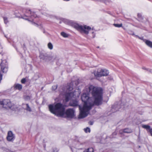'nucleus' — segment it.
Instances as JSON below:
<instances>
[{
	"label": "nucleus",
	"instance_id": "24",
	"mask_svg": "<svg viewBox=\"0 0 152 152\" xmlns=\"http://www.w3.org/2000/svg\"><path fill=\"white\" fill-rule=\"evenodd\" d=\"M84 131L86 133L90 132V129L88 127L84 129Z\"/></svg>",
	"mask_w": 152,
	"mask_h": 152
},
{
	"label": "nucleus",
	"instance_id": "19",
	"mask_svg": "<svg viewBox=\"0 0 152 152\" xmlns=\"http://www.w3.org/2000/svg\"><path fill=\"white\" fill-rule=\"evenodd\" d=\"M26 107L25 109L29 112H31V109L30 107L29 106L28 104H26Z\"/></svg>",
	"mask_w": 152,
	"mask_h": 152
},
{
	"label": "nucleus",
	"instance_id": "11",
	"mask_svg": "<svg viewBox=\"0 0 152 152\" xmlns=\"http://www.w3.org/2000/svg\"><path fill=\"white\" fill-rule=\"evenodd\" d=\"M27 11L28 13H26V14L25 15L26 16V17H28L30 16V15L28 14H30L31 15L30 17L32 20H33V18H35L37 17V15L34 13L31 12L30 10H29Z\"/></svg>",
	"mask_w": 152,
	"mask_h": 152
},
{
	"label": "nucleus",
	"instance_id": "13",
	"mask_svg": "<svg viewBox=\"0 0 152 152\" xmlns=\"http://www.w3.org/2000/svg\"><path fill=\"white\" fill-rule=\"evenodd\" d=\"M48 57V55L46 54L43 53H40L39 56L40 58L43 60L46 59Z\"/></svg>",
	"mask_w": 152,
	"mask_h": 152
},
{
	"label": "nucleus",
	"instance_id": "16",
	"mask_svg": "<svg viewBox=\"0 0 152 152\" xmlns=\"http://www.w3.org/2000/svg\"><path fill=\"white\" fill-rule=\"evenodd\" d=\"M142 126L143 128L146 129L147 130H150L151 129L150 126L148 125L142 124Z\"/></svg>",
	"mask_w": 152,
	"mask_h": 152
},
{
	"label": "nucleus",
	"instance_id": "28",
	"mask_svg": "<svg viewBox=\"0 0 152 152\" xmlns=\"http://www.w3.org/2000/svg\"><path fill=\"white\" fill-rule=\"evenodd\" d=\"M57 85H54L52 87V90H56L57 89Z\"/></svg>",
	"mask_w": 152,
	"mask_h": 152
},
{
	"label": "nucleus",
	"instance_id": "29",
	"mask_svg": "<svg viewBox=\"0 0 152 152\" xmlns=\"http://www.w3.org/2000/svg\"><path fill=\"white\" fill-rule=\"evenodd\" d=\"M26 80L25 78H23L21 80V82L22 83H24L26 82Z\"/></svg>",
	"mask_w": 152,
	"mask_h": 152
},
{
	"label": "nucleus",
	"instance_id": "7",
	"mask_svg": "<svg viewBox=\"0 0 152 152\" xmlns=\"http://www.w3.org/2000/svg\"><path fill=\"white\" fill-rule=\"evenodd\" d=\"M0 104L3 105V107L6 108H10L12 107L11 102L9 99H4L0 101Z\"/></svg>",
	"mask_w": 152,
	"mask_h": 152
},
{
	"label": "nucleus",
	"instance_id": "2",
	"mask_svg": "<svg viewBox=\"0 0 152 152\" xmlns=\"http://www.w3.org/2000/svg\"><path fill=\"white\" fill-rule=\"evenodd\" d=\"M48 107L50 111L52 113L61 116L64 115L65 107L64 105L62 104L58 103L55 105L50 104Z\"/></svg>",
	"mask_w": 152,
	"mask_h": 152
},
{
	"label": "nucleus",
	"instance_id": "8",
	"mask_svg": "<svg viewBox=\"0 0 152 152\" xmlns=\"http://www.w3.org/2000/svg\"><path fill=\"white\" fill-rule=\"evenodd\" d=\"M1 71L3 73L6 72L7 71V64L6 60L2 61L1 64Z\"/></svg>",
	"mask_w": 152,
	"mask_h": 152
},
{
	"label": "nucleus",
	"instance_id": "32",
	"mask_svg": "<svg viewBox=\"0 0 152 152\" xmlns=\"http://www.w3.org/2000/svg\"><path fill=\"white\" fill-rule=\"evenodd\" d=\"M89 124H90L91 125H92L93 124V122H92V121H90L89 122Z\"/></svg>",
	"mask_w": 152,
	"mask_h": 152
},
{
	"label": "nucleus",
	"instance_id": "17",
	"mask_svg": "<svg viewBox=\"0 0 152 152\" xmlns=\"http://www.w3.org/2000/svg\"><path fill=\"white\" fill-rule=\"evenodd\" d=\"M100 2H104L106 4H109L112 3V1L111 0H102Z\"/></svg>",
	"mask_w": 152,
	"mask_h": 152
},
{
	"label": "nucleus",
	"instance_id": "12",
	"mask_svg": "<svg viewBox=\"0 0 152 152\" xmlns=\"http://www.w3.org/2000/svg\"><path fill=\"white\" fill-rule=\"evenodd\" d=\"M69 104L71 106H77L78 105V102L76 99H72L70 101Z\"/></svg>",
	"mask_w": 152,
	"mask_h": 152
},
{
	"label": "nucleus",
	"instance_id": "10",
	"mask_svg": "<svg viewBox=\"0 0 152 152\" xmlns=\"http://www.w3.org/2000/svg\"><path fill=\"white\" fill-rule=\"evenodd\" d=\"M7 138L9 141H12L14 140L15 136L12 131L8 132Z\"/></svg>",
	"mask_w": 152,
	"mask_h": 152
},
{
	"label": "nucleus",
	"instance_id": "5",
	"mask_svg": "<svg viewBox=\"0 0 152 152\" xmlns=\"http://www.w3.org/2000/svg\"><path fill=\"white\" fill-rule=\"evenodd\" d=\"M109 73L108 71L105 69H99L97 71L94 72V75L96 77L106 76Z\"/></svg>",
	"mask_w": 152,
	"mask_h": 152
},
{
	"label": "nucleus",
	"instance_id": "23",
	"mask_svg": "<svg viewBox=\"0 0 152 152\" xmlns=\"http://www.w3.org/2000/svg\"><path fill=\"white\" fill-rule=\"evenodd\" d=\"M137 16H138V19H139V20H140L141 21H142V20L143 19V18H142V15H141L140 14H138Z\"/></svg>",
	"mask_w": 152,
	"mask_h": 152
},
{
	"label": "nucleus",
	"instance_id": "3",
	"mask_svg": "<svg viewBox=\"0 0 152 152\" xmlns=\"http://www.w3.org/2000/svg\"><path fill=\"white\" fill-rule=\"evenodd\" d=\"M75 28L82 33H84L87 34L88 32L91 29V28L86 25L82 26L76 24L74 26Z\"/></svg>",
	"mask_w": 152,
	"mask_h": 152
},
{
	"label": "nucleus",
	"instance_id": "21",
	"mask_svg": "<svg viewBox=\"0 0 152 152\" xmlns=\"http://www.w3.org/2000/svg\"><path fill=\"white\" fill-rule=\"evenodd\" d=\"M61 35L64 37H67L68 36V34L64 32H62L61 33Z\"/></svg>",
	"mask_w": 152,
	"mask_h": 152
},
{
	"label": "nucleus",
	"instance_id": "18",
	"mask_svg": "<svg viewBox=\"0 0 152 152\" xmlns=\"http://www.w3.org/2000/svg\"><path fill=\"white\" fill-rule=\"evenodd\" d=\"M132 131L131 129H124L123 132L127 133H131Z\"/></svg>",
	"mask_w": 152,
	"mask_h": 152
},
{
	"label": "nucleus",
	"instance_id": "31",
	"mask_svg": "<svg viewBox=\"0 0 152 152\" xmlns=\"http://www.w3.org/2000/svg\"><path fill=\"white\" fill-rule=\"evenodd\" d=\"M149 132L151 134V135L152 136V128L149 130Z\"/></svg>",
	"mask_w": 152,
	"mask_h": 152
},
{
	"label": "nucleus",
	"instance_id": "27",
	"mask_svg": "<svg viewBox=\"0 0 152 152\" xmlns=\"http://www.w3.org/2000/svg\"><path fill=\"white\" fill-rule=\"evenodd\" d=\"M91 34H92V36L91 37L92 38H94L95 36V34L93 31H92Z\"/></svg>",
	"mask_w": 152,
	"mask_h": 152
},
{
	"label": "nucleus",
	"instance_id": "9",
	"mask_svg": "<svg viewBox=\"0 0 152 152\" xmlns=\"http://www.w3.org/2000/svg\"><path fill=\"white\" fill-rule=\"evenodd\" d=\"M121 108V103H116L112 106L111 111L112 112H114L118 110Z\"/></svg>",
	"mask_w": 152,
	"mask_h": 152
},
{
	"label": "nucleus",
	"instance_id": "6",
	"mask_svg": "<svg viewBox=\"0 0 152 152\" xmlns=\"http://www.w3.org/2000/svg\"><path fill=\"white\" fill-rule=\"evenodd\" d=\"M75 110L73 109L69 108L64 111V115L68 118H72L75 116Z\"/></svg>",
	"mask_w": 152,
	"mask_h": 152
},
{
	"label": "nucleus",
	"instance_id": "20",
	"mask_svg": "<svg viewBox=\"0 0 152 152\" xmlns=\"http://www.w3.org/2000/svg\"><path fill=\"white\" fill-rule=\"evenodd\" d=\"M83 152H94V149L93 148H90L85 150Z\"/></svg>",
	"mask_w": 152,
	"mask_h": 152
},
{
	"label": "nucleus",
	"instance_id": "25",
	"mask_svg": "<svg viewBox=\"0 0 152 152\" xmlns=\"http://www.w3.org/2000/svg\"><path fill=\"white\" fill-rule=\"evenodd\" d=\"M114 26L116 27H120L122 26V24L121 23L120 24H114Z\"/></svg>",
	"mask_w": 152,
	"mask_h": 152
},
{
	"label": "nucleus",
	"instance_id": "26",
	"mask_svg": "<svg viewBox=\"0 0 152 152\" xmlns=\"http://www.w3.org/2000/svg\"><path fill=\"white\" fill-rule=\"evenodd\" d=\"M4 23L5 24H7L8 23V20L7 18L5 17H4Z\"/></svg>",
	"mask_w": 152,
	"mask_h": 152
},
{
	"label": "nucleus",
	"instance_id": "30",
	"mask_svg": "<svg viewBox=\"0 0 152 152\" xmlns=\"http://www.w3.org/2000/svg\"><path fill=\"white\" fill-rule=\"evenodd\" d=\"M53 150V152H58V150L56 148H54Z\"/></svg>",
	"mask_w": 152,
	"mask_h": 152
},
{
	"label": "nucleus",
	"instance_id": "35",
	"mask_svg": "<svg viewBox=\"0 0 152 152\" xmlns=\"http://www.w3.org/2000/svg\"><path fill=\"white\" fill-rule=\"evenodd\" d=\"M132 34V35H134V33H133Z\"/></svg>",
	"mask_w": 152,
	"mask_h": 152
},
{
	"label": "nucleus",
	"instance_id": "34",
	"mask_svg": "<svg viewBox=\"0 0 152 152\" xmlns=\"http://www.w3.org/2000/svg\"><path fill=\"white\" fill-rule=\"evenodd\" d=\"M22 18H24V19H26V20L28 19V18H24V16H23V17Z\"/></svg>",
	"mask_w": 152,
	"mask_h": 152
},
{
	"label": "nucleus",
	"instance_id": "1",
	"mask_svg": "<svg viewBox=\"0 0 152 152\" xmlns=\"http://www.w3.org/2000/svg\"><path fill=\"white\" fill-rule=\"evenodd\" d=\"M89 91L91 92L94 101L90 102V99L87 93H83L81 96V99L84 102L83 107L79 106L80 111V118H83L86 117L89 113V111L92 107L94 105L99 106L103 103L102 92L99 88L91 85L89 87Z\"/></svg>",
	"mask_w": 152,
	"mask_h": 152
},
{
	"label": "nucleus",
	"instance_id": "15",
	"mask_svg": "<svg viewBox=\"0 0 152 152\" xmlns=\"http://www.w3.org/2000/svg\"><path fill=\"white\" fill-rule=\"evenodd\" d=\"M14 88L16 89L20 90L22 88V86L20 84H16L14 85Z\"/></svg>",
	"mask_w": 152,
	"mask_h": 152
},
{
	"label": "nucleus",
	"instance_id": "4",
	"mask_svg": "<svg viewBox=\"0 0 152 152\" xmlns=\"http://www.w3.org/2000/svg\"><path fill=\"white\" fill-rule=\"evenodd\" d=\"M67 92L65 93V98L66 102H67L72 98H74V94L73 93L71 92V91L73 89L72 86L69 85L67 86Z\"/></svg>",
	"mask_w": 152,
	"mask_h": 152
},
{
	"label": "nucleus",
	"instance_id": "36",
	"mask_svg": "<svg viewBox=\"0 0 152 152\" xmlns=\"http://www.w3.org/2000/svg\"><path fill=\"white\" fill-rule=\"evenodd\" d=\"M102 73H105V72H102Z\"/></svg>",
	"mask_w": 152,
	"mask_h": 152
},
{
	"label": "nucleus",
	"instance_id": "33",
	"mask_svg": "<svg viewBox=\"0 0 152 152\" xmlns=\"http://www.w3.org/2000/svg\"><path fill=\"white\" fill-rule=\"evenodd\" d=\"M139 38L140 39H141V40H143H143H144V39H143V37H141H141H139Z\"/></svg>",
	"mask_w": 152,
	"mask_h": 152
},
{
	"label": "nucleus",
	"instance_id": "14",
	"mask_svg": "<svg viewBox=\"0 0 152 152\" xmlns=\"http://www.w3.org/2000/svg\"><path fill=\"white\" fill-rule=\"evenodd\" d=\"M143 41L149 47L152 48V42L147 40L144 39Z\"/></svg>",
	"mask_w": 152,
	"mask_h": 152
},
{
	"label": "nucleus",
	"instance_id": "22",
	"mask_svg": "<svg viewBox=\"0 0 152 152\" xmlns=\"http://www.w3.org/2000/svg\"><path fill=\"white\" fill-rule=\"evenodd\" d=\"M48 48L50 50H52L53 49V45L51 42H49L48 44Z\"/></svg>",
	"mask_w": 152,
	"mask_h": 152
},
{
	"label": "nucleus",
	"instance_id": "37",
	"mask_svg": "<svg viewBox=\"0 0 152 152\" xmlns=\"http://www.w3.org/2000/svg\"><path fill=\"white\" fill-rule=\"evenodd\" d=\"M97 48H99V47H98Z\"/></svg>",
	"mask_w": 152,
	"mask_h": 152
}]
</instances>
